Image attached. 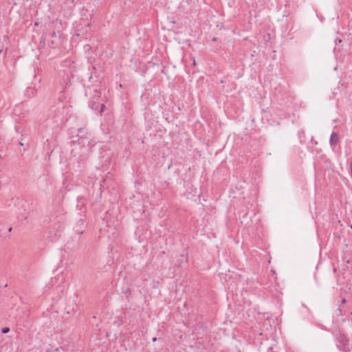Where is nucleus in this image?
<instances>
[{"label":"nucleus","mask_w":352,"mask_h":352,"mask_svg":"<svg viewBox=\"0 0 352 352\" xmlns=\"http://www.w3.org/2000/svg\"><path fill=\"white\" fill-rule=\"evenodd\" d=\"M346 299H345L344 298H342V300H341V303H342V304H345V303H346Z\"/></svg>","instance_id":"nucleus-7"},{"label":"nucleus","mask_w":352,"mask_h":352,"mask_svg":"<svg viewBox=\"0 0 352 352\" xmlns=\"http://www.w3.org/2000/svg\"><path fill=\"white\" fill-rule=\"evenodd\" d=\"M65 107L62 102H58L56 106H54L51 109V113L53 117L56 118V122L58 120H63V115L64 113Z\"/></svg>","instance_id":"nucleus-4"},{"label":"nucleus","mask_w":352,"mask_h":352,"mask_svg":"<svg viewBox=\"0 0 352 352\" xmlns=\"http://www.w3.org/2000/svg\"><path fill=\"white\" fill-rule=\"evenodd\" d=\"M336 345L343 352L350 351V342L346 335L342 331L336 334Z\"/></svg>","instance_id":"nucleus-2"},{"label":"nucleus","mask_w":352,"mask_h":352,"mask_svg":"<svg viewBox=\"0 0 352 352\" xmlns=\"http://www.w3.org/2000/svg\"><path fill=\"white\" fill-rule=\"evenodd\" d=\"M87 95H89L91 98V100L89 102V107L91 109L95 111H99L102 113L105 108L104 104L102 103V100L101 99V92L97 89H89L86 91Z\"/></svg>","instance_id":"nucleus-1"},{"label":"nucleus","mask_w":352,"mask_h":352,"mask_svg":"<svg viewBox=\"0 0 352 352\" xmlns=\"http://www.w3.org/2000/svg\"><path fill=\"white\" fill-rule=\"evenodd\" d=\"M339 141L338 134L336 132H333L330 136L329 144L331 146H336Z\"/></svg>","instance_id":"nucleus-5"},{"label":"nucleus","mask_w":352,"mask_h":352,"mask_svg":"<svg viewBox=\"0 0 352 352\" xmlns=\"http://www.w3.org/2000/svg\"><path fill=\"white\" fill-rule=\"evenodd\" d=\"M76 137L78 138L77 141L79 144L83 146L89 145L90 134L85 128H80Z\"/></svg>","instance_id":"nucleus-3"},{"label":"nucleus","mask_w":352,"mask_h":352,"mask_svg":"<svg viewBox=\"0 0 352 352\" xmlns=\"http://www.w3.org/2000/svg\"><path fill=\"white\" fill-rule=\"evenodd\" d=\"M156 340H157V338H154L153 339V341H154V342H155Z\"/></svg>","instance_id":"nucleus-13"},{"label":"nucleus","mask_w":352,"mask_h":352,"mask_svg":"<svg viewBox=\"0 0 352 352\" xmlns=\"http://www.w3.org/2000/svg\"><path fill=\"white\" fill-rule=\"evenodd\" d=\"M52 37H55V36H56V32H54L52 34Z\"/></svg>","instance_id":"nucleus-10"},{"label":"nucleus","mask_w":352,"mask_h":352,"mask_svg":"<svg viewBox=\"0 0 352 352\" xmlns=\"http://www.w3.org/2000/svg\"><path fill=\"white\" fill-rule=\"evenodd\" d=\"M12 227H10V228L8 229V231H9V232H11V231H12Z\"/></svg>","instance_id":"nucleus-12"},{"label":"nucleus","mask_w":352,"mask_h":352,"mask_svg":"<svg viewBox=\"0 0 352 352\" xmlns=\"http://www.w3.org/2000/svg\"><path fill=\"white\" fill-rule=\"evenodd\" d=\"M10 328L9 327H4L1 329V333H3V334H6L7 333H8L10 331Z\"/></svg>","instance_id":"nucleus-6"},{"label":"nucleus","mask_w":352,"mask_h":352,"mask_svg":"<svg viewBox=\"0 0 352 352\" xmlns=\"http://www.w3.org/2000/svg\"><path fill=\"white\" fill-rule=\"evenodd\" d=\"M338 313H339L340 314H341V313H342V310H341V309H340V308H338Z\"/></svg>","instance_id":"nucleus-9"},{"label":"nucleus","mask_w":352,"mask_h":352,"mask_svg":"<svg viewBox=\"0 0 352 352\" xmlns=\"http://www.w3.org/2000/svg\"><path fill=\"white\" fill-rule=\"evenodd\" d=\"M181 257L182 258L183 260L186 261V258L184 255H181Z\"/></svg>","instance_id":"nucleus-8"},{"label":"nucleus","mask_w":352,"mask_h":352,"mask_svg":"<svg viewBox=\"0 0 352 352\" xmlns=\"http://www.w3.org/2000/svg\"><path fill=\"white\" fill-rule=\"evenodd\" d=\"M19 144H20L21 146H22L24 145V144H23V143L22 142H19Z\"/></svg>","instance_id":"nucleus-11"}]
</instances>
